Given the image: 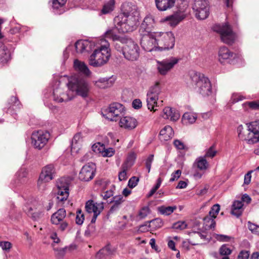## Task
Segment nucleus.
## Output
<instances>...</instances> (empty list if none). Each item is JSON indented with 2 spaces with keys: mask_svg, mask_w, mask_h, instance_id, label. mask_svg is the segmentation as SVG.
I'll return each instance as SVG.
<instances>
[{
  "mask_svg": "<svg viewBox=\"0 0 259 259\" xmlns=\"http://www.w3.org/2000/svg\"><path fill=\"white\" fill-rule=\"evenodd\" d=\"M155 21L151 15H147V44L148 46L147 50L151 52L153 50H165L172 49L175 45L174 34L171 31L160 32L152 31L150 27H153Z\"/></svg>",
  "mask_w": 259,
  "mask_h": 259,
  "instance_id": "f257e3e1",
  "label": "nucleus"
},
{
  "mask_svg": "<svg viewBox=\"0 0 259 259\" xmlns=\"http://www.w3.org/2000/svg\"><path fill=\"white\" fill-rule=\"evenodd\" d=\"M74 69L78 72L72 76L67 83L68 89L72 92H75L76 94L82 98H87L89 95L90 86L89 82L82 77L83 74L88 77L91 72L87 66H73Z\"/></svg>",
  "mask_w": 259,
  "mask_h": 259,
  "instance_id": "f03ea898",
  "label": "nucleus"
},
{
  "mask_svg": "<svg viewBox=\"0 0 259 259\" xmlns=\"http://www.w3.org/2000/svg\"><path fill=\"white\" fill-rule=\"evenodd\" d=\"M192 83L198 88V92L203 97L208 96L212 93L211 84L209 78L204 74L195 71L189 72Z\"/></svg>",
  "mask_w": 259,
  "mask_h": 259,
  "instance_id": "7ed1b4c3",
  "label": "nucleus"
},
{
  "mask_svg": "<svg viewBox=\"0 0 259 259\" xmlns=\"http://www.w3.org/2000/svg\"><path fill=\"white\" fill-rule=\"evenodd\" d=\"M139 19L138 15H118L114 19V24L119 27V31L122 33L132 32L136 28Z\"/></svg>",
  "mask_w": 259,
  "mask_h": 259,
  "instance_id": "20e7f679",
  "label": "nucleus"
},
{
  "mask_svg": "<svg viewBox=\"0 0 259 259\" xmlns=\"http://www.w3.org/2000/svg\"><path fill=\"white\" fill-rule=\"evenodd\" d=\"M110 57L109 44L105 42L94 51L89 58V65H104L107 63Z\"/></svg>",
  "mask_w": 259,
  "mask_h": 259,
  "instance_id": "39448f33",
  "label": "nucleus"
},
{
  "mask_svg": "<svg viewBox=\"0 0 259 259\" xmlns=\"http://www.w3.org/2000/svg\"><path fill=\"white\" fill-rule=\"evenodd\" d=\"M187 4H185L182 7H178L177 10L172 15L162 19V22H167V24L172 27L177 26L183 21L187 16Z\"/></svg>",
  "mask_w": 259,
  "mask_h": 259,
  "instance_id": "423d86ee",
  "label": "nucleus"
},
{
  "mask_svg": "<svg viewBox=\"0 0 259 259\" xmlns=\"http://www.w3.org/2000/svg\"><path fill=\"white\" fill-rule=\"evenodd\" d=\"M213 30L220 34L221 39L224 43L232 45L234 42L236 34L228 23L216 25L213 27Z\"/></svg>",
  "mask_w": 259,
  "mask_h": 259,
  "instance_id": "0eeeda50",
  "label": "nucleus"
},
{
  "mask_svg": "<svg viewBox=\"0 0 259 259\" xmlns=\"http://www.w3.org/2000/svg\"><path fill=\"white\" fill-rule=\"evenodd\" d=\"M121 44H125L122 55L124 58L130 61L136 60L139 56V47L131 39L125 38V41Z\"/></svg>",
  "mask_w": 259,
  "mask_h": 259,
  "instance_id": "6e6552de",
  "label": "nucleus"
},
{
  "mask_svg": "<svg viewBox=\"0 0 259 259\" xmlns=\"http://www.w3.org/2000/svg\"><path fill=\"white\" fill-rule=\"evenodd\" d=\"M192 9L196 18L199 20H204L209 15V7L207 0H194Z\"/></svg>",
  "mask_w": 259,
  "mask_h": 259,
  "instance_id": "1a4fd4ad",
  "label": "nucleus"
},
{
  "mask_svg": "<svg viewBox=\"0 0 259 259\" xmlns=\"http://www.w3.org/2000/svg\"><path fill=\"white\" fill-rule=\"evenodd\" d=\"M50 137V134L47 131H34L31 137L32 145L34 148L40 150L47 144Z\"/></svg>",
  "mask_w": 259,
  "mask_h": 259,
  "instance_id": "9d476101",
  "label": "nucleus"
},
{
  "mask_svg": "<svg viewBox=\"0 0 259 259\" xmlns=\"http://www.w3.org/2000/svg\"><path fill=\"white\" fill-rule=\"evenodd\" d=\"M248 131L249 132L244 140L249 144H253L259 142V120H255L247 123Z\"/></svg>",
  "mask_w": 259,
  "mask_h": 259,
  "instance_id": "9b49d317",
  "label": "nucleus"
},
{
  "mask_svg": "<svg viewBox=\"0 0 259 259\" xmlns=\"http://www.w3.org/2000/svg\"><path fill=\"white\" fill-rule=\"evenodd\" d=\"M96 170L95 164L89 162L82 166L79 173L78 178L81 181L89 182L94 178Z\"/></svg>",
  "mask_w": 259,
  "mask_h": 259,
  "instance_id": "f8f14e48",
  "label": "nucleus"
},
{
  "mask_svg": "<svg viewBox=\"0 0 259 259\" xmlns=\"http://www.w3.org/2000/svg\"><path fill=\"white\" fill-rule=\"evenodd\" d=\"M86 211L89 213H94L93 216L91 220L92 223L96 222L97 217L100 214L101 211L104 208L103 203L95 204L94 203L93 200H88L85 206Z\"/></svg>",
  "mask_w": 259,
  "mask_h": 259,
  "instance_id": "ddd939ff",
  "label": "nucleus"
},
{
  "mask_svg": "<svg viewBox=\"0 0 259 259\" xmlns=\"http://www.w3.org/2000/svg\"><path fill=\"white\" fill-rule=\"evenodd\" d=\"M124 110L122 104L118 103H112L109 105L107 118L111 121H116L117 118L120 117Z\"/></svg>",
  "mask_w": 259,
  "mask_h": 259,
  "instance_id": "4468645a",
  "label": "nucleus"
},
{
  "mask_svg": "<svg viewBox=\"0 0 259 259\" xmlns=\"http://www.w3.org/2000/svg\"><path fill=\"white\" fill-rule=\"evenodd\" d=\"M65 181L64 179H61L57 182V199L60 201L66 200L69 196V185Z\"/></svg>",
  "mask_w": 259,
  "mask_h": 259,
  "instance_id": "2eb2a0df",
  "label": "nucleus"
},
{
  "mask_svg": "<svg viewBox=\"0 0 259 259\" xmlns=\"http://www.w3.org/2000/svg\"><path fill=\"white\" fill-rule=\"evenodd\" d=\"M116 80V77L111 75L109 77H100L93 81L94 85L100 89H106L112 87Z\"/></svg>",
  "mask_w": 259,
  "mask_h": 259,
  "instance_id": "dca6fc26",
  "label": "nucleus"
},
{
  "mask_svg": "<svg viewBox=\"0 0 259 259\" xmlns=\"http://www.w3.org/2000/svg\"><path fill=\"white\" fill-rule=\"evenodd\" d=\"M116 252L115 247L112 246L110 243L107 244L100 249L95 255L96 259H106L114 255Z\"/></svg>",
  "mask_w": 259,
  "mask_h": 259,
  "instance_id": "f3484780",
  "label": "nucleus"
},
{
  "mask_svg": "<svg viewBox=\"0 0 259 259\" xmlns=\"http://www.w3.org/2000/svg\"><path fill=\"white\" fill-rule=\"evenodd\" d=\"M55 175V169L52 164H48L44 166L39 175L40 181H50L54 178Z\"/></svg>",
  "mask_w": 259,
  "mask_h": 259,
  "instance_id": "a211bd4d",
  "label": "nucleus"
},
{
  "mask_svg": "<svg viewBox=\"0 0 259 259\" xmlns=\"http://www.w3.org/2000/svg\"><path fill=\"white\" fill-rule=\"evenodd\" d=\"M118 33L122 32L119 31V27L114 25V27L109 29L105 32L104 35L107 38L111 39L113 41H118L122 43V41H125V37H120L117 34Z\"/></svg>",
  "mask_w": 259,
  "mask_h": 259,
  "instance_id": "6ab92c4d",
  "label": "nucleus"
},
{
  "mask_svg": "<svg viewBox=\"0 0 259 259\" xmlns=\"http://www.w3.org/2000/svg\"><path fill=\"white\" fill-rule=\"evenodd\" d=\"M8 108L7 112L14 115L16 114V111L19 110L21 107L22 105L19 101L18 98L16 96H12L8 101Z\"/></svg>",
  "mask_w": 259,
  "mask_h": 259,
  "instance_id": "aec40b11",
  "label": "nucleus"
},
{
  "mask_svg": "<svg viewBox=\"0 0 259 259\" xmlns=\"http://www.w3.org/2000/svg\"><path fill=\"white\" fill-rule=\"evenodd\" d=\"M122 13L119 15H138L139 16V13L137 11V7L132 2H125L121 5Z\"/></svg>",
  "mask_w": 259,
  "mask_h": 259,
  "instance_id": "412c9836",
  "label": "nucleus"
},
{
  "mask_svg": "<svg viewBox=\"0 0 259 259\" xmlns=\"http://www.w3.org/2000/svg\"><path fill=\"white\" fill-rule=\"evenodd\" d=\"M177 0H155V5L160 11H165L173 8Z\"/></svg>",
  "mask_w": 259,
  "mask_h": 259,
  "instance_id": "4be33fe9",
  "label": "nucleus"
},
{
  "mask_svg": "<svg viewBox=\"0 0 259 259\" xmlns=\"http://www.w3.org/2000/svg\"><path fill=\"white\" fill-rule=\"evenodd\" d=\"M92 44L87 40H79L75 44L76 53H83L91 50Z\"/></svg>",
  "mask_w": 259,
  "mask_h": 259,
  "instance_id": "5701e85b",
  "label": "nucleus"
},
{
  "mask_svg": "<svg viewBox=\"0 0 259 259\" xmlns=\"http://www.w3.org/2000/svg\"><path fill=\"white\" fill-rule=\"evenodd\" d=\"M119 125L121 127L131 130L136 127L137 120L132 117L125 116L120 118Z\"/></svg>",
  "mask_w": 259,
  "mask_h": 259,
  "instance_id": "b1692460",
  "label": "nucleus"
},
{
  "mask_svg": "<svg viewBox=\"0 0 259 259\" xmlns=\"http://www.w3.org/2000/svg\"><path fill=\"white\" fill-rule=\"evenodd\" d=\"M163 117L165 119H169L170 120L176 121L178 120L180 115L178 111L169 107H165L163 110Z\"/></svg>",
  "mask_w": 259,
  "mask_h": 259,
  "instance_id": "393cba45",
  "label": "nucleus"
},
{
  "mask_svg": "<svg viewBox=\"0 0 259 259\" xmlns=\"http://www.w3.org/2000/svg\"><path fill=\"white\" fill-rule=\"evenodd\" d=\"M209 167V163L205 157L200 156L196 159L192 165V169L196 170L198 169L200 170H205Z\"/></svg>",
  "mask_w": 259,
  "mask_h": 259,
  "instance_id": "a878e982",
  "label": "nucleus"
},
{
  "mask_svg": "<svg viewBox=\"0 0 259 259\" xmlns=\"http://www.w3.org/2000/svg\"><path fill=\"white\" fill-rule=\"evenodd\" d=\"M123 199V197L122 195H116L112 197L110 203H113V204L108 211L109 214H112L119 209L121 204L124 201Z\"/></svg>",
  "mask_w": 259,
  "mask_h": 259,
  "instance_id": "bb28decb",
  "label": "nucleus"
},
{
  "mask_svg": "<svg viewBox=\"0 0 259 259\" xmlns=\"http://www.w3.org/2000/svg\"><path fill=\"white\" fill-rule=\"evenodd\" d=\"M66 215V210L64 208H60L58 211L54 213L51 216V222L52 224L58 225Z\"/></svg>",
  "mask_w": 259,
  "mask_h": 259,
  "instance_id": "cd10ccee",
  "label": "nucleus"
},
{
  "mask_svg": "<svg viewBox=\"0 0 259 259\" xmlns=\"http://www.w3.org/2000/svg\"><path fill=\"white\" fill-rule=\"evenodd\" d=\"M27 172L25 168L20 169L16 174V180H14L12 184H16L15 186H19L25 182Z\"/></svg>",
  "mask_w": 259,
  "mask_h": 259,
  "instance_id": "c85d7f7f",
  "label": "nucleus"
},
{
  "mask_svg": "<svg viewBox=\"0 0 259 259\" xmlns=\"http://www.w3.org/2000/svg\"><path fill=\"white\" fill-rule=\"evenodd\" d=\"M147 107L148 109L152 111H156L157 110V107H158L157 100L158 97L153 96L150 95H147Z\"/></svg>",
  "mask_w": 259,
  "mask_h": 259,
  "instance_id": "c756f323",
  "label": "nucleus"
},
{
  "mask_svg": "<svg viewBox=\"0 0 259 259\" xmlns=\"http://www.w3.org/2000/svg\"><path fill=\"white\" fill-rule=\"evenodd\" d=\"M233 53L231 52L227 47L224 46L221 47L219 51V59L221 63H223L226 60L232 57Z\"/></svg>",
  "mask_w": 259,
  "mask_h": 259,
  "instance_id": "7c9ffc66",
  "label": "nucleus"
},
{
  "mask_svg": "<svg viewBox=\"0 0 259 259\" xmlns=\"http://www.w3.org/2000/svg\"><path fill=\"white\" fill-rule=\"evenodd\" d=\"M75 245L71 244L69 246H66L64 248H59L54 247V250L55 252V256L58 259H62L64 257L67 250H72L76 248Z\"/></svg>",
  "mask_w": 259,
  "mask_h": 259,
  "instance_id": "2f4dec72",
  "label": "nucleus"
},
{
  "mask_svg": "<svg viewBox=\"0 0 259 259\" xmlns=\"http://www.w3.org/2000/svg\"><path fill=\"white\" fill-rule=\"evenodd\" d=\"M159 135L163 137V140L167 141L172 138L174 132L171 126L166 125L160 131Z\"/></svg>",
  "mask_w": 259,
  "mask_h": 259,
  "instance_id": "473e14b6",
  "label": "nucleus"
},
{
  "mask_svg": "<svg viewBox=\"0 0 259 259\" xmlns=\"http://www.w3.org/2000/svg\"><path fill=\"white\" fill-rule=\"evenodd\" d=\"M243 205V204L241 201H235L232 205V214L237 217H240L242 214L241 209Z\"/></svg>",
  "mask_w": 259,
  "mask_h": 259,
  "instance_id": "72a5a7b5",
  "label": "nucleus"
},
{
  "mask_svg": "<svg viewBox=\"0 0 259 259\" xmlns=\"http://www.w3.org/2000/svg\"><path fill=\"white\" fill-rule=\"evenodd\" d=\"M65 96L61 89L57 88L54 89L53 96L55 101L59 103L63 102L64 101V96Z\"/></svg>",
  "mask_w": 259,
  "mask_h": 259,
  "instance_id": "f704fd0d",
  "label": "nucleus"
},
{
  "mask_svg": "<svg viewBox=\"0 0 259 259\" xmlns=\"http://www.w3.org/2000/svg\"><path fill=\"white\" fill-rule=\"evenodd\" d=\"M136 154L134 152L130 153L124 162L122 164V166L123 167L125 168H130L132 165L134 164L136 159Z\"/></svg>",
  "mask_w": 259,
  "mask_h": 259,
  "instance_id": "c9c22d12",
  "label": "nucleus"
},
{
  "mask_svg": "<svg viewBox=\"0 0 259 259\" xmlns=\"http://www.w3.org/2000/svg\"><path fill=\"white\" fill-rule=\"evenodd\" d=\"M160 82L159 81H156L153 85L150 87L148 93L147 95H150L151 96H153L158 97V96L160 92Z\"/></svg>",
  "mask_w": 259,
  "mask_h": 259,
  "instance_id": "e433bc0d",
  "label": "nucleus"
},
{
  "mask_svg": "<svg viewBox=\"0 0 259 259\" xmlns=\"http://www.w3.org/2000/svg\"><path fill=\"white\" fill-rule=\"evenodd\" d=\"M115 2L114 0H109L106 3L101 10V12L103 14H106L112 12L114 8Z\"/></svg>",
  "mask_w": 259,
  "mask_h": 259,
  "instance_id": "4c0bfd02",
  "label": "nucleus"
},
{
  "mask_svg": "<svg viewBox=\"0 0 259 259\" xmlns=\"http://www.w3.org/2000/svg\"><path fill=\"white\" fill-rule=\"evenodd\" d=\"M197 117L192 113H185L182 117V121L185 124L193 123L195 122Z\"/></svg>",
  "mask_w": 259,
  "mask_h": 259,
  "instance_id": "58836bf2",
  "label": "nucleus"
},
{
  "mask_svg": "<svg viewBox=\"0 0 259 259\" xmlns=\"http://www.w3.org/2000/svg\"><path fill=\"white\" fill-rule=\"evenodd\" d=\"M185 59L182 58H175V57H171L169 59L166 60L164 61L162 63L160 64V65H176L178 63L180 64H184L186 63L185 61Z\"/></svg>",
  "mask_w": 259,
  "mask_h": 259,
  "instance_id": "ea45409f",
  "label": "nucleus"
},
{
  "mask_svg": "<svg viewBox=\"0 0 259 259\" xmlns=\"http://www.w3.org/2000/svg\"><path fill=\"white\" fill-rule=\"evenodd\" d=\"M176 208V206L167 207L161 206L158 208V210L162 214L168 215L171 214Z\"/></svg>",
  "mask_w": 259,
  "mask_h": 259,
  "instance_id": "a19ab883",
  "label": "nucleus"
},
{
  "mask_svg": "<svg viewBox=\"0 0 259 259\" xmlns=\"http://www.w3.org/2000/svg\"><path fill=\"white\" fill-rule=\"evenodd\" d=\"M10 59L9 51L5 47L3 46L1 51H0V61L1 63H7Z\"/></svg>",
  "mask_w": 259,
  "mask_h": 259,
  "instance_id": "79ce46f5",
  "label": "nucleus"
},
{
  "mask_svg": "<svg viewBox=\"0 0 259 259\" xmlns=\"http://www.w3.org/2000/svg\"><path fill=\"white\" fill-rule=\"evenodd\" d=\"M27 215L31 217V218L34 220L36 221L41 218L43 216V212L40 210L37 211H33V209L31 207H29L28 210L27 212Z\"/></svg>",
  "mask_w": 259,
  "mask_h": 259,
  "instance_id": "37998d69",
  "label": "nucleus"
},
{
  "mask_svg": "<svg viewBox=\"0 0 259 259\" xmlns=\"http://www.w3.org/2000/svg\"><path fill=\"white\" fill-rule=\"evenodd\" d=\"M213 218L209 215L206 216L203 218L204 223L209 229H213L215 226V222Z\"/></svg>",
  "mask_w": 259,
  "mask_h": 259,
  "instance_id": "c03bdc74",
  "label": "nucleus"
},
{
  "mask_svg": "<svg viewBox=\"0 0 259 259\" xmlns=\"http://www.w3.org/2000/svg\"><path fill=\"white\" fill-rule=\"evenodd\" d=\"M149 225L148 227L149 228H152V229H156L161 227L163 225L162 221L159 218H157L155 219H153L152 220L148 221Z\"/></svg>",
  "mask_w": 259,
  "mask_h": 259,
  "instance_id": "a18cd8bd",
  "label": "nucleus"
},
{
  "mask_svg": "<svg viewBox=\"0 0 259 259\" xmlns=\"http://www.w3.org/2000/svg\"><path fill=\"white\" fill-rule=\"evenodd\" d=\"M188 225L185 221H178L172 224V229L176 230H183L187 228Z\"/></svg>",
  "mask_w": 259,
  "mask_h": 259,
  "instance_id": "49530a36",
  "label": "nucleus"
},
{
  "mask_svg": "<svg viewBox=\"0 0 259 259\" xmlns=\"http://www.w3.org/2000/svg\"><path fill=\"white\" fill-rule=\"evenodd\" d=\"M217 154V151L215 150L214 145H212L205 152L204 157L206 159V158H212L215 156Z\"/></svg>",
  "mask_w": 259,
  "mask_h": 259,
  "instance_id": "de8ad7c7",
  "label": "nucleus"
},
{
  "mask_svg": "<svg viewBox=\"0 0 259 259\" xmlns=\"http://www.w3.org/2000/svg\"><path fill=\"white\" fill-rule=\"evenodd\" d=\"M220 210V205L218 204L213 205L209 212V215L213 218H215Z\"/></svg>",
  "mask_w": 259,
  "mask_h": 259,
  "instance_id": "09e8293b",
  "label": "nucleus"
},
{
  "mask_svg": "<svg viewBox=\"0 0 259 259\" xmlns=\"http://www.w3.org/2000/svg\"><path fill=\"white\" fill-rule=\"evenodd\" d=\"M232 250L228 247L226 244L222 245L219 249V253L221 255L227 256L232 253Z\"/></svg>",
  "mask_w": 259,
  "mask_h": 259,
  "instance_id": "8fccbe9b",
  "label": "nucleus"
},
{
  "mask_svg": "<svg viewBox=\"0 0 259 259\" xmlns=\"http://www.w3.org/2000/svg\"><path fill=\"white\" fill-rule=\"evenodd\" d=\"M139 33L141 36V44L143 46V45H145V41L146 38V26L142 24L139 29Z\"/></svg>",
  "mask_w": 259,
  "mask_h": 259,
  "instance_id": "3c124183",
  "label": "nucleus"
},
{
  "mask_svg": "<svg viewBox=\"0 0 259 259\" xmlns=\"http://www.w3.org/2000/svg\"><path fill=\"white\" fill-rule=\"evenodd\" d=\"M162 181V180L161 178H159L157 179L156 185L154 186V187L149 192L147 197H150L152 196L155 193V192L160 187Z\"/></svg>",
  "mask_w": 259,
  "mask_h": 259,
  "instance_id": "603ef678",
  "label": "nucleus"
},
{
  "mask_svg": "<svg viewBox=\"0 0 259 259\" xmlns=\"http://www.w3.org/2000/svg\"><path fill=\"white\" fill-rule=\"evenodd\" d=\"M174 66H158L157 67L158 72L161 75H165Z\"/></svg>",
  "mask_w": 259,
  "mask_h": 259,
  "instance_id": "864d4df0",
  "label": "nucleus"
},
{
  "mask_svg": "<svg viewBox=\"0 0 259 259\" xmlns=\"http://www.w3.org/2000/svg\"><path fill=\"white\" fill-rule=\"evenodd\" d=\"M84 220V214L81 213V210L79 209L77 211V215L75 218L76 223L77 225H82Z\"/></svg>",
  "mask_w": 259,
  "mask_h": 259,
  "instance_id": "5fc2aeb1",
  "label": "nucleus"
},
{
  "mask_svg": "<svg viewBox=\"0 0 259 259\" xmlns=\"http://www.w3.org/2000/svg\"><path fill=\"white\" fill-rule=\"evenodd\" d=\"M248 228L252 233L259 235V226L248 222Z\"/></svg>",
  "mask_w": 259,
  "mask_h": 259,
  "instance_id": "6e6d98bb",
  "label": "nucleus"
},
{
  "mask_svg": "<svg viewBox=\"0 0 259 259\" xmlns=\"http://www.w3.org/2000/svg\"><path fill=\"white\" fill-rule=\"evenodd\" d=\"M104 150L102 151V154L104 157H111L114 154L115 151L112 148L107 149L103 148Z\"/></svg>",
  "mask_w": 259,
  "mask_h": 259,
  "instance_id": "4d7b16f0",
  "label": "nucleus"
},
{
  "mask_svg": "<svg viewBox=\"0 0 259 259\" xmlns=\"http://www.w3.org/2000/svg\"><path fill=\"white\" fill-rule=\"evenodd\" d=\"M66 0H53L52 7L54 9H58L65 5Z\"/></svg>",
  "mask_w": 259,
  "mask_h": 259,
  "instance_id": "13d9d810",
  "label": "nucleus"
},
{
  "mask_svg": "<svg viewBox=\"0 0 259 259\" xmlns=\"http://www.w3.org/2000/svg\"><path fill=\"white\" fill-rule=\"evenodd\" d=\"M139 182V178L137 177H132L130 179L128 182V186L130 188H134L135 187L137 184L138 182Z\"/></svg>",
  "mask_w": 259,
  "mask_h": 259,
  "instance_id": "bf43d9fd",
  "label": "nucleus"
},
{
  "mask_svg": "<svg viewBox=\"0 0 259 259\" xmlns=\"http://www.w3.org/2000/svg\"><path fill=\"white\" fill-rule=\"evenodd\" d=\"M215 239L221 242H228L229 241L231 238V237L222 234H216Z\"/></svg>",
  "mask_w": 259,
  "mask_h": 259,
  "instance_id": "052dcab7",
  "label": "nucleus"
},
{
  "mask_svg": "<svg viewBox=\"0 0 259 259\" xmlns=\"http://www.w3.org/2000/svg\"><path fill=\"white\" fill-rule=\"evenodd\" d=\"M48 182H49V181H45V180H42L40 181V178L39 177L37 181V187L38 189L42 192L44 191L46 189V183Z\"/></svg>",
  "mask_w": 259,
  "mask_h": 259,
  "instance_id": "680f3d73",
  "label": "nucleus"
},
{
  "mask_svg": "<svg viewBox=\"0 0 259 259\" xmlns=\"http://www.w3.org/2000/svg\"><path fill=\"white\" fill-rule=\"evenodd\" d=\"M122 167V171L119 172L118 174V179L120 181L126 180L127 179L126 176V171L128 169V168H125V167Z\"/></svg>",
  "mask_w": 259,
  "mask_h": 259,
  "instance_id": "e2e57ef3",
  "label": "nucleus"
},
{
  "mask_svg": "<svg viewBox=\"0 0 259 259\" xmlns=\"http://www.w3.org/2000/svg\"><path fill=\"white\" fill-rule=\"evenodd\" d=\"M81 135L79 133L75 134L72 140L71 148H75V145L77 144L78 142L81 140Z\"/></svg>",
  "mask_w": 259,
  "mask_h": 259,
  "instance_id": "0e129e2a",
  "label": "nucleus"
},
{
  "mask_svg": "<svg viewBox=\"0 0 259 259\" xmlns=\"http://www.w3.org/2000/svg\"><path fill=\"white\" fill-rule=\"evenodd\" d=\"M192 244V245H197L198 244V243H195L192 241L190 240H188V241H183L182 242V247L186 249V250H189L190 249V244Z\"/></svg>",
  "mask_w": 259,
  "mask_h": 259,
  "instance_id": "69168bd1",
  "label": "nucleus"
},
{
  "mask_svg": "<svg viewBox=\"0 0 259 259\" xmlns=\"http://www.w3.org/2000/svg\"><path fill=\"white\" fill-rule=\"evenodd\" d=\"M0 246L3 250H9L12 247V244L10 242L8 241H1Z\"/></svg>",
  "mask_w": 259,
  "mask_h": 259,
  "instance_id": "338daca9",
  "label": "nucleus"
},
{
  "mask_svg": "<svg viewBox=\"0 0 259 259\" xmlns=\"http://www.w3.org/2000/svg\"><path fill=\"white\" fill-rule=\"evenodd\" d=\"M249 256L248 251L242 250L240 252L238 255L239 259H248Z\"/></svg>",
  "mask_w": 259,
  "mask_h": 259,
  "instance_id": "774afa93",
  "label": "nucleus"
}]
</instances>
